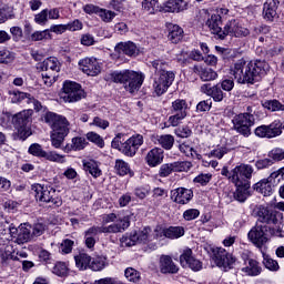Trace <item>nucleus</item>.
Here are the masks:
<instances>
[{"instance_id":"nucleus-46","label":"nucleus","mask_w":284,"mask_h":284,"mask_svg":"<svg viewBox=\"0 0 284 284\" xmlns=\"http://www.w3.org/2000/svg\"><path fill=\"white\" fill-rule=\"evenodd\" d=\"M158 141L164 150H172L174 145V136L170 134L160 135Z\"/></svg>"},{"instance_id":"nucleus-5","label":"nucleus","mask_w":284,"mask_h":284,"mask_svg":"<svg viewBox=\"0 0 284 284\" xmlns=\"http://www.w3.org/2000/svg\"><path fill=\"white\" fill-rule=\"evenodd\" d=\"M12 125L17 130L18 138L21 141H26L29 136H32V129L30 123L32 121V110H23L12 116Z\"/></svg>"},{"instance_id":"nucleus-52","label":"nucleus","mask_w":284,"mask_h":284,"mask_svg":"<svg viewBox=\"0 0 284 284\" xmlns=\"http://www.w3.org/2000/svg\"><path fill=\"white\" fill-rule=\"evenodd\" d=\"M87 139L91 143H94L95 145H98V148H104L105 146V142L103 141V138H101V135H99L95 132L87 133Z\"/></svg>"},{"instance_id":"nucleus-8","label":"nucleus","mask_w":284,"mask_h":284,"mask_svg":"<svg viewBox=\"0 0 284 284\" xmlns=\"http://www.w3.org/2000/svg\"><path fill=\"white\" fill-rule=\"evenodd\" d=\"M254 174V168L250 164H240L230 171L229 181L233 185H244L250 187V180Z\"/></svg>"},{"instance_id":"nucleus-47","label":"nucleus","mask_w":284,"mask_h":284,"mask_svg":"<svg viewBox=\"0 0 284 284\" xmlns=\"http://www.w3.org/2000/svg\"><path fill=\"white\" fill-rule=\"evenodd\" d=\"M263 108L270 110L271 112H278V110H284V105L278 102V100H267L262 103Z\"/></svg>"},{"instance_id":"nucleus-20","label":"nucleus","mask_w":284,"mask_h":284,"mask_svg":"<svg viewBox=\"0 0 284 284\" xmlns=\"http://www.w3.org/2000/svg\"><path fill=\"white\" fill-rule=\"evenodd\" d=\"M130 227V216H124L118 222L110 224L108 226H99L100 234H119L125 232Z\"/></svg>"},{"instance_id":"nucleus-11","label":"nucleus","mask_w":284,"mask_h":284,"mask_svg":"<svg viewBox=\"0 0 284 284\" xmlns=\"http://www.w3.org/2000/svg\"><path fill=\"white\" fill-rule=\"evenodd\" d=\"M254 114H237L233 118L232 123L234 130L242 134V136H250L252 134V126L254 125Z\"/></svg>"},{"instance_id":"nucleus-32","label":"nucleus","mask_w":284,"mask_h":284,"mask_svg":"<svg viewBox=\"0 0 284 284\" xmlns=\"http://www.w3.org/2000/svg\"><path fill=\"white\" fill-rule=\"evenodd\" d=\"M99 234H101L99 226H91L84 232V245L88 250H94Z\"/></svg>"},{"instance_id":"nucleus-62","label":"nucleus","mask_w":284,"mask_h":284,"mask_svg":"<svg viewBox=\"0 0 284 284\" xmlns=\"http://www.w3.org/2000/svg\"><path fill=\"white\" fill-rule=\"evenodd\" d=\"M34 22L38 26H45L48 23V9H43L40 13L36 14Z\"/></svg>"},{"instance_id":"nucleus-6","label":"nucleus","mask_w":284,"mask_h":284,"mask_svg":"<svg viewBox=\"0 0 284 284\" xmlns=\"http://www.w3.org/2000/svg\"><path fill=\"white\" fill-rule=\"evenodd\" d=\"M282 181H284V168L272 172L268 178L262 179L260 182L255 183L254 190L255 192L263 194V196H272V194H274V189Z\"/></svg>"},{"instance_id":"nucleus-19","label":"nucleus","mask_w":284,"mask_h":284,"mask_svg":"<svg viewBox=\"0 0 284 284\" xmlns=\"http://www.w3.org/2000/svg\"><path fill=\"white\" fill-rule=\"evenodd\" d=\"M180 264L182 267H190L193 272H201L203 263L192 255V248H186L180 255Z\"/></svg>"},{"instance_id":"nucleus-30","label":"nucleus","mask_w":284,"mask_h":284,"mask_svg":"<svg viewBox=\"0 0 284 284\" xmlns=\"http://www.w3.org/2000/svg\"><path fill=\"white\" fill-rule=\"evenodd\" d=\"M32 239H34L32 235V225L21 224L19 226V233L16 243H18V245H23V243H30Z\"/></svg>"},{"instance_id":"nucleus-10","label":"nucleus","mask_w":284,"mask_h":284,"mask_svg":"<svg viewBox=\"0 0 284 284\" xmlns=\"http://www.w3.org/2000/svg\"><path fill=\"white\" fill-rule=\"evenodd\" d=\"M268 232V225L257 223L250 230L247 239L248 241H251V243H253V245H255V247H258L261 250V247H263V245H265V243L270 241V237L267 236Z\"/></svg>"},{"instance_id":"nucleus-4","label":"nucleus","mask_w":284,"mask_h":284,"mask_svg":"<svg viewBox=\"0 0 284 284\" xmlns=\"http://www.w3.org/2000/svg\"><path fill=\"white\" fill-rule=\"evenodd\" d=\"M110 79L113 83H122L126 92L134 94V92L141 90V85H143V81H145V74L139 71L124 70L111 73Z\"/></svg>"},{"instance_id":"nucleus-45","label":"nucleus","mask_w":284,"mask_h":284,"mask_svg":"<svg viewBox=\"0 0 284 284\" xmlns=\"http://www.w3.org/2000/svg\"><path fill=\"white\" fill-rule=\"evenodd\" d=\"M179 150L180 152H182V154H185V156H191L192 159H197L199 161H201L202 156L201 154H199L194 148L190 146L187 143H181L179 145Z\"/></svg>"},{"instance_id":"nucleus-9","label":"nucleus","mask_w":284,"mask_h":284,"mask_svg":"<svg viewBox=\"0 0 284 284\" xmlns=\"http://www.w3.org/2000/svg\"><path fill=\"white\" fill-rule=\"evenodd\" d=\"M60 99H62L64 103H77V101L85 99V91H83L81 84L73 81H65L63 83Z\"/></svg>"},{"instance_id":"nucleus-16","label":"nucleus","mask_w":284,"mask_h":284,"mask_svg":"<svg viewBox=\"0 0 284 284\" xmlns=\"http://www.w3.org/2000/svg\"><path fill=\"white\" fill-rule=\"evenodd\" d=\"M191 169L192 162L187 161L166 163L160 166L159 176H161V179H165L173 172H189Z\"/></svg>"},{"instance_id":"nucleus-31","label":"nucleus","mask_w":284,"mask_h":284,"mask_svg":"<svg viewBox=\"0 0 284 284\" xmlns=\"http://www.w3.org/2000/svg\"><path fill=\"white\" fill-rule=\"evenodd\" d=\"M206 26L212 34H216L217 39H221V33H223L221 26H223V21L220 14H212L206 21Z\"/></svg>"},{"instance_id":"nucleus-22","label":"nucleus","mask_w":284,"mask_h":284,"mask_svg":"<svg viewBox=\"0 0 284 284\" xmlns=\"http://www.w3.org/2000/svg\"><path fill=\"white\" fill-rule=\"evenodd\" d=\"M193 196L194 192L185 187H178L171 192V199L174 203H179L180 205H186L189 201H192Z\"/></svg>"},{"instance_id":"nucleus-2","label":"nucleus","mask_w":284,"mask_h":284,"mask_svg":"<svg viewBox=\"0 0 284 284\" xmlns=\"http://www.w3.org/2000/svg\"><path fill=\"white\" fill-rule=\"evenodd\" d=\"M151 68L154 69L153 90L158 97L165 94L172 83H174V72L168 71L170 63L163 59L151 61Z\"/></svg>"},{"instance_id":"nucleus-29","label":"nucleus","mask_w":284,"mask_h":284,"mask_svg":"<svg viewBox=\"0 0 284 284\" xmlns=\"http://www.w3.org/2000/svg\"><path fill=\"white\" fill-rule=\"evenodd\" d=\"M244 265L245 266L242 267V272L246 274V276H258L263 272L261 263L254 258L245 261Z\"/></svg>"},{"instance_id":"nucleus-64","label":"nucleus","mask_w":284,"mask_h":284,"mask_svg":"<svg viewBox=\"0 0 284 284\" xmlns=\"http://www.w3.org/2000/svg\"><path fill=\"white\" fill-rule=\"evenodd\" d=\"M94 284H123L119 278L116 277H104L97 280Z\"/></svg>"},{"instance_id":"nucleus-48","label":"nucleus","mask_w":284,"mask_h":284,"mask_svg":"<svg viewBox=\"0 0 284 284\" xmlns=\"http://www.w3.org/2000/svg\"><path fill=\"white\" fill-rule=\"evenodd\" d=\"M43 159H47V161H52L53 163H65V155H61L54 151H44Z\"/></svg>"},{"instance_id":"nucleus-61","label":"nucleus","mask_w":284,"mask_h":284,"mask_svg":"<svg viewBox=\"0 0 284 284\" xmlns=\"http://www.w3.org/2000/svg\"><path fill=\"white\" fill-rule=\"evenodd\" d=\"M53 274L57 276H65L68 274V266L63 262H57L53 267Z\"/></svg>"},{"instance_id":"nucleus-27","label":"nucleus","mask_w":284,"mask_h":284,"mask_svg":"<svg viewBox=\"0 0 284 284\" xmlns=\"http://www.w3.org/2000/svg\"><path fill=\"white\" fill-rule=\"evenodd\" d=\"M160 272L162 274H176L179 272V267L170 255L160 256Z\"/></svg>"},{"instance_id":"nucleus-39","label":"nucleus","mask_w":284,"mask_h":284,"mask_svg":"<svg viewBox=\"0 0 284 284\" xmlns=\"http://www.w3.org/2000/svg\"><path fill=\"white\" fill-rule=\"evenodd\" d=\"M12 245L10 241L3 240L0 237V260L2 263H6L10 256H12Z\"/></svg>"},{"instance_id":"nucleus-14","label":"nucleus","mask_w":284,"mask_h":284,"mask_svg":"<svg viewBox=\"0 0 284 284\" xmlns=\"http://www.w3.org/2000/svg\"><path fill=\"white\" fill-rule=\"evenodd\" d=\"M213 261H215L217 267H223L225 271H227L232 270V265L236 263V257H234V255L223 247H214Z\"/></svg>"},{"instance_id":"nucleus-17","label":"nucleus","mask_w":284,"mask_h":284,"mask_svg":"<svg viewBox=\"0 0 284 284\" xmlns=\"http://www.w3.org/2000/svg\"><path fill=\"white\" fill-rule=\"evenodd\" d=\"M141 145H143V135L136 134L121 144L120 152L125 156H134Z\"/></svg>"},{"instance_id":"nucleus-12","label":"nucleus","mask_w":284,"mask_h":284,"mask_svg":"<svg viewBox=\"0 0 284 284\" xmlns=\"http://www.w3.org/2000/svg\"><path fill=\"white\" fill-rule=\"evenodd\" d=\"M121 241L126 247H132L136 243H148L152 241V229L145 226L141 231H132L129 235L123 236Z\"/></svg>"},{"instance_id":"nucleus-37","label":"nucleus","mask_w":284,"mask_h":284,"mask_svg":"<svg viewBox=\"0 0 284 284\" xmlns=\"http://www.w3.org/2000/svg\"><path fill=\"white\" fill-rule=\"evenodd\" d=\"M166 12H183L187 10V2L185 0H169L165 3Z\"/></svg>"},{"instance_id":"nucleus-7","label":"nucleus","mask_w":284,"mask_h":284,"mask_svg":"<svg viewBox=\"0 0 284 284\" xmlns=\"http://www.w3.org/2000/svg\"><path fill=\"white\" fill-rule=\"evenodd\" d=\"M31 190L34 192L37 201L52 203L53 207H61L63 205V200L57 195V190L52 186L33 184Z\"/></svg>"},{"instance_id":"nucleus-24","label":"nucleus","mask_w":284,"mask_h":284,"mask_svg":"<svg viewBox=\"0 0 284 284\" xmlns=\"http://www.w3.org/2000/svg\"><path fill=\"white\" fill-rule=\"evenodd\" d=\"M193 72L200 77L201 81H216V79H219V73H216V71L201 64L194 65Z\"/></svg>"},{"instance_id":"nucleus-23","label":"nucleus","mask_w":284,"mask_h":284,"mask_svg":"<svg viewBox=\"0 0 284 284\" xmlns=\"http://www.w3.org/2000/svg\"><path fill=\"white\" fill-rule=\"evenodd\" d=\"M38 69L49 74H57L61 72V62L55 57L47 58L43 62L38 63Z\"/></svg>"},{"instance_id":"nucleus-55","label":"nucleus","mask_w":284,"mask_h":284,"mask_svg":"<svg viewBox=\"0 0 284 284\" xmlns=\"http://www.w3.org/2000/svg\"><path fill=\"white\" fill-rule=\"evenodd\" d=\"M98 14L102 19V21H104V23H110V21H112V19L116 17V13H114V11L105 9H100V11H98Z\"/></svg>"},{"instance_id":"nucleus-51","label":"nucleus","mask_w":284,"mask_h":284,"mask_svg":"<svg viewBox=\"0 0 284 284\" xmlns=\"http://www.w3.org/2000/svg\"><path fill=\"white\" fill-rule=\"evenodd\" d=\"M48 39H52V33H50L49 29L36 31L31 34V41H43Z\"/></svg>"},{"instance_id":"nucleus-57","label":"nucleus","mask_w":284,"mask_h":284,"mask_svg":"<svg viewBox=\"0 0 284 284\" xmlns=\"http://www.w3.org/2000/svg\"><path fill=\"white\" fill-rule=\"evenodd\" d=\"M28 99H30V94L20 91H13L11 97V101L13 103H21V101H26V103H28Z\"/></svg>"},{"instance_id":"nucleus-54","label":"nucleus","mask_w":284,"mask_h":284,"mask_svg":"<svg viewBox=\"0 0 284 284\" xmlns=\"http://www.w3.org/2000/svg\"><path fill=\"white\" fill-rule=\"evenodd\" d=\"M29 154H32V156H40V159H43L45 151L39 143H33L29 146Z\"/></svg>"},{"instance_id":"nucleus-21","label":"nucleus","mask_w":284,"mask_h":284,"mask_svg":"<svg viewBox=\"0 0 284 284\" xmlns=\"http://www.w3.org/2000/svg\"><path fill=\"white\" fill-rule=\"evenodd\" d=\"M200 91L202 92V94H206V97H212L213 101H215L216 103H221V101L225 99L223 90H221V84H215L213 87L209 83L202 84Z\"/></svg>"},{"instance_id":"nucleus-49","label":"nucleus","mask_w":284,"mask_h":284,"mask_svg":"<svg viewBox=\"0 0 284 284\" xmlns=\"http://www.w3.org/2000/svg\"><path fill=\"white\" fill-rule=\"evenodd\" d=\"M263 265L266 267V270H270V272H278V270H281L278 262L268 255L264 256Z\"/></svg>"},{"instance_id":"nucleus-41","label":"nucleus","mask_w":284,"mask_h":284,"mask_svg":"<svg viewBox=\"0 0 284 284\" xmlns=\"http://www.w3.org/2000/svg\"><path fill=\"white\" fill-rule=\"evenodd\" d=\"M236 190L234 192L235 201L240 203H245L247 201V196H250V186L245 185H235Z\"/></svg>"},{"instance_id":"nucleus-13","label":"nucleus","mask_w":284,"mask_h":284,"mask_svg":"<svg viewBox=\"0 0 284 284\" xmlns=\"http://www.w3.org/2000/svg\"><path fill=\"white\" fill-rule=\"evenodd\" d=\"M227 36L236 38L250 37V29L243 27V24H241V21H239L237 19H232L227 21L224 26V29L220 34L221 41H223V39H225V37Z\"/></svg>"},{"instance_id":"nucleus-28","label":"nucleus","mask_w":284,"mask_h":284,"mask_svg":"<svg viewBox=\"0 0 284 284\" xmlns=\"http://www.w3.org/2000/svg\"><path fill=\"white\" fill-rule=\"evenodd\" d=\"M145 161L150 168H156L163 163V149L154 148L149 151Z\"/></svg>"},{"instance_id":"nucleus-60","label":"nucleus","mask_w":284,"mask_h":284,"mask_svg":"<svg viewBox=\"0 0 284 284\" xmlns=\"http://www.w3.org/2000/svg\"><path fill=\"white\" fill-rule=\"evenodd\" d=\"M72 247H74V241L72 240H63L60 244V252L62 254H70L72 252Z\"/></svg>"},{"instance_id":"nucleus-43","label":"nucleus","mask_w":284,"mask_h":284,"mask_svg":"<svg viewBox=\"0 0 284 284\" xmlns=\"http://www.w3.org/2000/svg\"><path fill=\"white\" fill-rule=\"evenodd\" d=\"M106 260L103 256L91 257V262L89 263V270L92 272H101V270H105Z\"/></svg>"},{"instance_id":"nucleus-38","label":"nucleus","mask_w":284,"mask_h":284,"mask_svg":"<svg viewBox=\"0 0 284 284\" xmlns=\"http://www.w3.org/2000/svg\"><path fill=\"white\" fill-rule=\"evenodd\" d=\"M171 113L187 116V102L183 99L173 101L171 105Z\"/></svg>"},{"instance_id":"nucleus-15","label":"nucleus","mask_w":284,"mask_h":284,"mask_svg":"<svg viewBox=\"0 0 284 284\" xmlns=\"http://www.w3.org/2000/svg\"><path fill=\"white\" fill-rule=\"evenodd\" d=\"M283 134V123L274 121L268 125H261L255 129V135L261 139H274Z\"/></svg>"},{"instance_id":"nucleus-26","label":"nucleus","mask_w":284,"mask_h":284,"mask_svg":"<svg viewBox=\"0 0 284 284\" xmlns=\"http://www.w3.org/2000/svg\"><path fill=\"white\" fill-rule=\"evenodd\" d=\"M115 52H119L120 54H126V57H139V47L132 41L128 42H119L115 45Z\"/></svg>"},{"instance_id":"nucleus-36","label":"nucleus","mask_w":284,"mask_h":284,"mask_svg":"<svg viewBox=\"0 0 284 284\" xmlns=\"http://www.w3.org/2000/svg\"><path fill=\"white\" fill-rule=\"evenodd\" d=\"M276 10H278V6H276L275 0H266L263 6V14L266 21H274V17H276Z\"/></svg>"},{"instance_id":"nucleus-18","label":"nucleus","mask_w":284,"mask_h":284,"mask_svg":"<svg viewBox=\"0 0 284 284\" xmlns=\"http://www.w3.org/2000/svg\"><path fill=\"white\" fill-rule=\"evenodd\" d=\"M80 70L88 77L101 74V63L95 58H85L79 61Z\"/></svg>"},{"instance_id":"nucleus-44","label":"nucleus","mask_w":284,"mask_h":284,"mask_svg":"<svg viewBox=\"0 0 284 284\" xmlns=\"http://www.w3.org/2000/svg\"><path fill=\"white\" fill-rule=\"evenodd\" d=\"M88 145L85 138H73L71 145L65 146V152L83 150Z\"/></svg>"},{"instance_id":"nucleus-25","label":"nucleus","mask_w":284,"mask_h":284,"mask_svg":"<svg viewBox=\"0 0 284 284\" xmlns=\"http://www.w3.org/2000/svg\"><path fill=\"white\" fill-rule=\"evenodd\" d=\"M257 221L268 226L278 224V219H276V214L272 213V211H268L265 206L258 207Z\"/></svg>"},{"instance_id":"nucleus-58","label":"nucleus","mask_w":284,"mask_h":284,"mask_svg":"<svg viewBox=\"0 0 284 284\" xmlns=\"http://www.w3.org/2000/svg\"><path fill=\"white\" fill-rule=\"evenodd\" d=\"M199 216H201V211L197 209H189L183 213L184 221H194L195 219H199Z\"/></svg>"},{"instance_id":"nucleus-53","label":"nucleus","mask_w":284,"mask_h":284,"mask_svg":"<svg viewBox=\"0 0 284 284\" xmlns=\"http://www.w3.org/2000/svg\"><path fill=\"white\" fill-rule=\"evenodd\" d=\"M8 19H14V13L10 12V7L0 6V24L6 23Z\"/></svg>"},{"instance_id":"nucleus-59","label":"nucleus","mask_w":284,"mask_h":284,"mask_svg":"<svg viewBox=\"0 0 284 284\" xmlns=\"http://www.w3.org/2000/svg\"><path fill=\"white\" fill-rule=\"evenodd\" d=\"M225 154H227V148L225 146H220L215 150H212L207 156L209 159H222L223 156H225Z\"/></svg>"},{"instance_id":"nucleus-42","label":"nucleus","mask_w":284,"mask_h":284,"mask_svg":"<svg viewBox=\"0 0 284 284\" xmlns=\"http://www.w3.org/2000/svg\"><path fill=\"white\" fill-rule=\"evenodd\" d=\"M185 234V229L182 226H171L169 229H164L165 239H181Z\"/></svg>"},{"instance_id":"nucleus-56","label":"nucleus","mask_w":284,"mask_h":284,"mask_svg":"<svg viewBox=\"0 0 284 284\" xmlns=\"http://www.w3.org/2000/svg\"><path fill=\"white\" fill-rule=\"evenodd\" d=\"M183 119H185V115H181L179 113H173V115L169 116L168 123L171 128H179L181 125Z\"/></svg>"},{"instance_id":"nucleus-34","label":"nucleus","mask_w":284,"mask_h":284,"mask_svg":"<svg viewBox=\"0 0 284 284\" xmlns=\"http://www.w3.org/2000/svg\"><path fill=\"white\" fill-rule=\"evenodd\" d=\"M75 267L80 270V272H85V270L90 268V263H92V256H90L85 252H80L74 255Z\"/></svg>"},{"instance_id":"nucleus-63","label":"nucleus","mask_w":284,"mask_h":284,"mask_svg":"<svg viewBox=\"0 0 284 284\" xmlns=\"http://www.w3.org/2000/svg\"><path fill=\"white\" fill-rule=\"evenodd\" d=\"M270 159H273V161H283L284 159V150L283 149H273L268 153Z\"/></svg>"},{"instance_id":"nucleus-50","label":"nucleus","mask_w":284,"mask_h":284,"mask_svg":"<svg viewBox=\"0 0 284 284\" xmlns=\"http://www.w3.org/2000/svg\"><path fill=\"white\" fill-rule=\"evenodd\" d=\"M124 276L126 280L130 281V283H138V281L141 280V273H139V271L132 267H128L124 271Z\"/></svg>"},{"instance_id":"nucleus-35","label":"nucleus","mask_w":284,"mask_h":284,"mask_svg":"<svg viewBox=\"0 0 284 284\" xmlns=\"http://www.w3.org/2000/svg\"><path fill=\"white\" fill-rule=\"evenodd\" d=\"M82 163H83L84 172H88L89 174H91L93 179H99V176L103 174V172L101 171V168L99 166V162L94 160H88V161L84 160Z\"/></svg>"},{"instance_id":"nucleus-40","label":"nucleus","mask_w":284,"mask_h":284,"mask_svg":"<svg viewBox=\"0 0 284 284\" xmlns=\"http://www.w3.org/2000/svg\"><path fill=\"white\" fill-rule=\"evenodd\" d=\"M114 170L119 176H125L128 174H130V176L133 175L132 170L130 169V164L120 159L115 160Z\"/></svg>"},{"instance_id":"nucleus-33","label":"nucleus","mask_w":284,"mask_h":284,"mask_svg":"<svg viewBox=\"0 0 284 284\" xmlns=\"http://www.w3.org/2000/svg\"><path fill=\"white\" fill-rule=\"evenodd\" d=\"M168 39L169 41H172L173 43H180V41H183V28H181L179 24L169 23L168 24Z\"/></svg>"},{"instance_id":"nucleus-1","label":"nucleus","mask_w":284,"mask_h":284,"mask_svg":"<svg viewBox=\"0 0 284 284\" xmlns=\"http://www.w3.org/2000/svg\"><path fill=\"white\" fill-rule=\"evenodd\" d=\"M270 71V64L263 60L245 61V59L237 60L231 69V74L237 83H256L261 81V77H265Z\"/></svg>"},{"instance_id":"nucleus-3","label":"nucleus","mask_w":284,"mask_h":284,"mask_svg":"<svg viewBox=\"0 0 284 284\" xmlns=\"http://www.w3.org/2000/svg\"><path fill=\"white\" fill-rule=\"evenodd\" d=\"M44 121L53 130L51 134V143L53 148H61L67 134L70 132L68 120L57 113L48 112L44 115Z\"/></svg>"}]
</instances>
